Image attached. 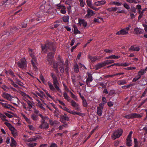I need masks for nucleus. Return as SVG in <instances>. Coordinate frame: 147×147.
Returning <instances> with one entry per match:
<instances>
[{
	"mask_svg": "<svg viewBox=\"0 0 147 147\" xmlns=\"http://www.w3.org/2000/svg\"><path fill=\"white\" fill-rule=\"evenodd\" d=\"M53 56V53H48L47 57V60L49 62V64L50 65H51L52 63H53V67L54 70L57 72V65L55 63V61L52 59Z\"/></svg>",
	"mask_w": 147,
	"mask_h": 147,
	"instance_id": "obj_1",
	"label": "nucleus"
},
{
	"mask_svg": "<svg viewBox=\"0 0 147 147\" xmlns=\"http://www.w3.org/2000/svg\"><path fill=\"white\" fill-rule=\"evenodd\" d=\"M63 61L61 60L59 62H58V63L59 65V67L60 68V71L61 73H63L64 72V69L63 67V65L65 67V70L67 72L68 71L69 68H68V60H66L65 61L66 64L63 65Z\"/></svg>",
	"mask_w": 147,
	"mask_h": 147,
	"instance_id": "obj_2",
	"label": "nucleus"
},
{
	"mask_svg": "<svg viewBox=\"0 0 147 147\" xmlns=\"http://www.w3.org/2000/svg\"><path fill=\"white\" fill-rule=\"evenodd\" d=\"M131 27V26L129 25L126 28H122L119 31H117L116 33V34L119 35H125L127 34H128V31L130 30Z\"/></svg>",
	"mask_w": 147,
	"mask_h": 147,
	"instance_id": "obj_3",
	"label": "nucleus"
},
{
	"mask_svg": "<svg viewBox=\"0 0 147 147\" xmlns=\"http://www.w3.org/2000/svg\"><path fill=\"white\" fill-rule=\"evenodd\" d=\"M17 65L19 67L22 69L26 68L27 67L26 59L25 58H22L17 63Z\"/></svg>",
	"mask_w": 147,
	"mask_h": 147,
	"instance_id": "obj_4",
	"label": "nucleus"
},
{
	"mask_svg": "<svg viewBox=\"0 0 147 147\" xmlns=\"http://www.w3.org/2000/svg\"><path fill=\"white\" fill-rule=\"evenodd\" d=\"M123 133L122 130L121 129H118L115 130L112 134L111 137L112 139L115 140L119 137Z\"/></svg>",
	"mask_w": 147,
	"mask_h": 147,
	"instance_id": "obj_5",
	"label": "nucleus"
},
{
	"mask_svg": "<svg viewBox=\"0 0 147 147\" xmlns=\"http://www.w3.org/2000/svg\"><path fill=\"white\" fill-rule=\"evenodd\" d=\"M2 96L3 97L10 101H13L16 99L18 100V99L17 97L12 96L10 94L5 92L3 93Z\"/></svg>",
	"mask_w": 147,
	"mask_h": 147,
	"instance_id": "obj_6",
	"label": "nucleus"
},
{
	"mask_svg": "<svg viewBox=\"0 0 147 147\" xmlns=\"http://www.w3.org/2000/svg\"><path fill=\"white\" fill-rule=\"evenodd\" d=\"M23 99L27 101L30 108V109L32 107V103L31 102L29 101V100L32 99V98L30 96L26 94H24L23 95Z\"/></svg>",
	"mask_w": 147,
	"mask_h": 147,
	"instance_id": "obj_7",
	"label": "nucleus"
},
{
	"mask_svg": "<svg viewBox=\"0 0 147 147\" xmlns=\"http://www.w3.org/2000/svg\"><path fill=\"white\" fill-rule=\"evenodd\" d=\"M30 56L31 57L32 59L31 60V62L35 70H36L37 69V67L36 66L34 62H36V59L34 55L32 53H30Z\"/></svg>",
	"mask_w": 147,
	"mask_h": 147,
	"instance_id": "obj_8",
	"label": "nucleus"
},
{
	"mask_svg": "<svg viewBox=\"0 0 147 147\" xmlns=\"http://www.w3.org/2000/svg\"><path fill=\"white\" fill-rule=\"evenodd\" d=\"M132 134V131H131L129 132L128 136L127 139V144L129 146H131L132 144V140H131V138Z\"/></svg>",
	"mask_w": 147,
	"mask_h": 147,
	"instance_id": "obj_9",
	"label": "nucleus"
},
{
	"mask_svg": "<svg viewBox=\"0 0 147 147\" xmlns=\"http://www.w3.org/2000/svg\"><path fill=\"white\" fill-rule=\"evenodd\" d=\"M45 120H42L41 125L39 127L42 129H47L49 127V125L48 123L45 121Z\"/></svg>",
	"mask_w": 147,
	"mask_h": 147,
	"instance_id": "obj_10",
	"label": "nucleus"
},
{
	"mask_svg": "<svg viewBox=\"0 0 147 147\" xmlns=\"http://www.w3.org/2000/svg\"><path fill=\"white\" fill-rule=\"evenodd\" d=\"M106 3V2L105 0L101 1L95 2L94 3V5L96 6H99L104 5Z\"/></svg>",
	"mask_w": 147,
	"mask_h": 147,
	"instance_id": "obj_11",
	"label": "nucleus"
},
{
	"mask_svg": "<svg viewBox=\"0 0 147 147\" xmlns=\"http://www.w3.org/2000/svg\"><path fill=\"white\" fill-rule=\"evenodd\" d=\"M35 100H36V101L38 102L37 103V105L38 106L40 107L42 110L44 111H45V109L44 107L43 106L44 105H43L42 103V102L38 98H36Z\"/></svg>",
	"mask_w": 147,
	"mask_h": 147,
	"instance_id": "obj_12",
	"label": "nucleus"
},
{
	"mask_svg": "<svg viewBox=\"0 0 147 147\" xmlns=\"http://www.w3.org/2000/svg\"><path fill=\"white\" fill-rule=\"evenodd\" d=\"M134 31L135 33L136 34H142L144 32L143 29L138 28H134Z\"/></svg>",
	"mask_w": 147,
	"mask_h": 147,
	"instance_id": "obj_13",
	"label": "nucleus"
},
{
	"mask_svg": "<svg viewBox=\"0 0 147 147\" xmlns=\"http://www.w3.org/2000/svg\"><path fill=\"white\" fill-rule=\"evenodd\" d=\"M88 74V77L86 80V83L87 84H88L90 82H91L93 80L92 77V75L89 73H87Z\"/></svg>",
	"mask_w": 147,
	"mask_h": 147,
	"instance_id": "obj_14",
	"label": "nucleus"
},
{
	"mask_svg": "<svg viewBox=\"0 0 147 147\" xmlns=\"http://www.w3.org/2000/svg\"><path fill=\"white\" fill-rule=\"evenodd\" d=\"M78 24L80 26L82 25L83 26L85 27L87 26V22L84 20L79 19Z\"/></svg>",
	"mask_w": 147,
	"mask_h": 147,
	"instance_id": "obj_15",
	"label": "nucleus"
},
{
	"mask_svg": "<svg viewBox=\"0 0 147 147\" xmlns=\"http://www.w3.org/2000/svg\"><path fill=\"white\" fill-rule=\"evenodd\" d=\"M53 83L56 89L58 91L60 92L61 90L59 87V84L57 80L53 81Z\"/></svg>",
	"mask_w": 147,
	"mask_h": 147,
	"instance_id": "obj_16",
	"label": "nucleus"
},
{
	"mask_svg": "<svg viewBox=\"0 0 147 147\" xmlns=\"http://www.w3.org/2000/svg\"><path fill=\"white\" fill-rule=\"evenodd\" d=\"M49 7V5H42L40 7V10L45 11L46 10H49L50 9Z\"/></svg>",
	"mask_w": 147,
	"mask_h": 147,
	"instance_id": "obj_17",
	"label": "nucleus"
},
{
	"mask_svg": "<svg viewBox=\"0 0 147 147\" xmlns=\"http://www.w3.org/2000/svg\"><path fill=\"white\" fill-rule=\"evenodd\" d=\"M105 63H104V62L99 63L95 65L94 68L96 69H98L101 67L105 66Z\"/></svg>",
	"mask_w": 147,
	"mask_h": 147,
	"instance_id": "obj_18",
	"label": "nucleus"
},
{
	"mask_svg": "<svg viewBox=\"0 0 147 147\" xmlns=\"http://www.w3.org/2000/svg\"><path fill=\"white\" fill-rule=\"evenodd\" d=\"M94 14V11L90 9H88L87 11V13L86 16V17L88 18L90 17Z\"/></svg>",
	"mask_w": 147,
	"mask_h": 147,
	"instance_id": "obj_19",
	"label": "nucleus"
},
{
	"mask_svg": "<svg viewBox=\"0 0 147 147\" xmlns=\"http://www.w3.org/2000/svg\"><path fill=\"white\" fill-rule=\"evenodd\" d=\"M17 146V143L16 140L13 138H11L10 146L11 147H16Z\"/></svg>",
	"mask_w": 147,
	"mask_h": 147,
	"instance_id": "obj_20",
	"label": "nucleus"
},
{
	"mask_svg": "<svg viewBox=\"0 0 147 147\" xmlns=\"http://www.w3.org/2000/svg\"><path fill=\"white\" fill-rule=\"evenodd\" d=\"M140 49L138 47L134 46H131L129 49L130 51H138Z\"/></svg>",
	"mask_w": 147,
	"mask_h": 147,
	"instance_id": "obj_21",
	"label": "nucleus"
},
{
	"mask_svg": "<svg viewBox=\"0 0 147 147\" xmlns=\"http://www.w3.org/2000/svg\"><path fill=\"white\" fill-rule=\"evenodd\" d=\"M59 8L61 9V12L63 14H65L66 13L65 7L63 5H61L59 7Z\"/></svg>",
	"mask_w": 147,
	"mask_h": 147,
	"instance_id": "obj_22",
	"label": "nucleus"
},
{
	"mask_svg": "<svg viewBox=\"0 0 147 147\" xmlns=\"http://www.w3.org/2000/svg\"><path fill=\"white\" fill-rule=\"evenodd\" d=\"M5 124L8 127L9 129L11 131H13V130L16 129L9 123L6 122L5 123Z\"/></svg>",
	"mask_w": 147,
	"mask_h": 147,
	"instance_id": "obj_23",
	"label": "nucleus"
},
{
	"mask_svg": "<svg viewBox=\"0 0 147 147\" xmlns=\"http://www.w3.org/2000/svg\"><path fill=\"white\" fill-rule=\"evenodd\" d=\"M48 85L50 89L52 91L55 92L56 91V88L54 87L53 85L50 82H48Z\"/></svg>",
	"mask_w": 147,
	"mask_h": 147,
	"instance_id": "obj_24",
	"label": "nucleus"
},
{
	"mask_svg": "<svg viewBox=\"0 0 147 147\" xmlns=\"http://www.w3.org/2000/svg\"><path fill=\"white\" fill-rule=\"evenodd\" d=\"M142 117V116L140 115V114L138 113H134L131 114V117L132 118H140Z\"/></svg>",
	"mask_w": 147,
	"mask_h": 147,
	"instance_id": "obj_25",
	"label": "nucleus"
},
{
	"mask_svg": "<svg viewBox=\"0 0 147 147\" xmlns=\"http://www.w3.org/2000/svg\"><path fill=\"white\" fill-rule=\"evenodd\" d=\"M118 9V7H115L109 8L107 9V10L109 12H115Z\"/></svg>",
	"mask_w": 147,
	"mask_h": 147,
	"instance_id": "obj_26",
	"label": "nucleus"
},
{
	"mask_svg": "<svg viewBox=\"0 0 147 147\" xmlns=\"http://www.w3.org/2000/svg\"><path fill=\"white\" fill-rule=\"evenodd\" d=\"M102 109L100 107H98L97 108V113L98 115L99 116H101L102 114Z\"/></svg>",
	"mask_w": 147,
	"mask_h": 147,
	"instance_id": "obj_27",
	"label": "nucleus"
},
{
	"mask_svg": "<svg viewBox=\"0 0 147 147\" xmlns=\"http://www.w3.org/2000/svg\"><path fill=\"white\" fill-rule=\"evenodd\" d=\"M120 57V56H119L118 55H110L106 57V59H118Z\"/></svg>",
	"mask_w": 147,
	"mask_h": 147,
	"instance_id": "obj_28",
	"label": "nucleus"
},
{
	"mask_svg": "<svg viewBox=\"0 0 147 147\" xmlns=\"http://www.w3.org/2000/svg\"><path fill=\"white\" fill-rule=\"evenodd\" d=\"M3 106L7 109H10L12 108V106L10 105L7 103H4Z\"/></svg>",
	"mask_w": 147,
	"mask_h": 147,
	"instance_id": "obj_29",
	"label": "nucleus"
},
{
	"mask_svg": "<svg viewBox=\"0 0 147 147\" xmlns=\"http://www.w3.org/2000/svg\"><path fill=\"white\" fill-rule=\"evenodd\" d=\"M73 28L74 29V32L75 34H78L80 33V32L79 31L76 25H74Z\"/></svg>",
	"mask_w": 147,
	"mask_h": 147,
	"instance_id": "obj_30",
	"label": "nucleus"
},
{
	"mask_svg": "<svg viewBox=\"0 0 147 147\" xmlns=\"http://www.w3.org/2000/svg\"><path fill=\"white\" fill-rule=\"evenodd\" d=\"M63 96L65 99L67 100L68 101H70V98L66 92H64Z\"/></svg>",
	"mask_w": 147,
	"mask_h": 147,
	"instance_id": "obj_31",
	"label": "nucleus"
},
{
	"mask_svg": "<svg viewBox=\"0 0 147 147\" xmlns=\"http://www.w3.org/2000/svg\"><path fill=\"white\" fill-rule=\"evenodd\" d=\"M88 58L92 62H94L97 60L96 57H93L90 55L88 56Z\"/></svg>",
	"mask_w": 147,
	"mask_h": 147,
	"instance_id": "obj_32",
	"label": "nucleus"
},
{
	"mask_svg": "<svg viewBox=\"0 0 147 147\" xmlns=\"http://www.w3.org/2000/svg\"><path fill=\"white\" fill-rule=\"evenodd\" d=\"M74 70L75 72L78 73L79 71V68L78 65L77 64H76L74 65Z\"/></svg>",
	"mask_w": 147,
	"mask_h": 147,
	"instance_id": "obj_33",
	"label": "nucleus"
},
{
	"mask_svg": "<svg viewBox=\"0 0 147 147\" xmlns=\"http://www.w3.org/2000/svg\"><path fill=\"white\" fill-rule=\"evenodd\" d=\"M104 63H105V65H106L110 64L113 63L114 62V61L113 60H107L105 61H104Z\"/></svg>",
	"mask_w": 147,
	"mask_h": 147,
	"instance_id": "obj_34",
	"label": "nucleus"
},
{
	"mask_svg": "<svg viewBox=\"0 0 147 147\" xmlns=\"http://www.w3.org/2000/svg\"><path fill=\"white\" fill-rule=\"evenodd\" d=\"M42 51L44 53L46 52L48 49V47L46 45H45L44 46H42Z\"/></svg>",
	"mask_w": 147,
	"mask_h": 147,
	"instance_id": "obj_35",
	"label": "nucleus"
},
{
	"mask_svg": "<svg viewBox=\"0 0 147 147\" xmlns=\"http://www.w3.org/2000/svg\"><path fill=\"white\" fill-rule=\"evenodd\" d=\"M0 86L4 91H7L9 88L8 87L4 84L1 85Z\"/></svg>",
	"mask_w": 147,
	"mask_h": 147,
	"instance_id": "obj_36",
	"label": "nucleus"
},
{
	"mask_svg": "<svg viewBox=\"0 0 147 147\" xmlns=\"http://www.w3.org/2000/svg\"><path fill=\"white\" fill-rule=\"evenodd\" d=\"M69 16H65L63 17L62 19L63 22H68L69 21Z\"/></svg>",
	"mask_w": 147,
	"mask_h": 147,
	"instance_id": "obj_37",
	"label": "nucleus"
},
{
	"mask_svg": "<svg viewBox=\"0 0 147 147\" xmlns=\"http://www.w3.org/2000/svg\"><path fill=\"white\" fill-rule=\"evenodd\" d=\"M86 2L87 5L89 7H90L92 5L91 0H87Z\"/></svg>",
	"mask_w": 147,
	"mask_h": 147,
	"instance_id": "obj_38",
	"label": "nucleus"
},
{
	"mask_svg": "<svg viewBox=\"0 0 147 147\" xmlns=\"http://www.w3.org/2000/svg\"><path fill=\"white\" fill-rule=\"evenodd\" d=\"M41 138V137L40 136H38L35 138H31L30 140V141H35L38 139H40Z\"/></svg>",
	"mask_w": 147,
	"mask_h": 147,
	"instance_id": "obj_39",
	"label": "nucleus"
},
{
	"mask_svg": "<svg viewBox=\"0 0 147 147\" xmlns=\"http://www.w3.org/2000/svg\"><path fill=\"white\" fill-rule=\"evenodd\" d=\"M99 19L101 20H103V18H95L94 20V22L99 23L100 22Z\"/></svg>",
	"mask_w": 147,
	"mask_h": 147,
	"instance_id": "obj_40",
	"label": "nucleus"
},
{
	"mask_svg": "<svg viewBox=\"0 0 147 147\" xmlns=\"http://www.w3.org/2000/svg\"><path fill=\"white\" fill-rule=\"evenodd\" d=\"M11 133L13 136L14 137H16L17 135V130L16 129L11 131Z\"/></svg>",
	"mask_w": 147,
	"mask_h": 147,
	"instance_id": "obj_41",
	"label": "nucleus"
},
{
	"mask_svg": "<svg viewBox=\"0 0 147 147\" xmlns=\"http://www.w3.org/2000/svg\"><path fill=\"white\" fill-rule=\"evenodd\" d=\"M32 118L34 120H37L38 119V117L37 116L34 114H32L31 115Z\"/></svg>",
	"mask_w": 147,
	"mask_h": 147,
	"instance_id": "obj_42",
	"label": "nucleus"
},
{
	"mask_svg": "<svg viewBox=\"0 0 147 147\" xmlns=\"http://www.w3.org/2000/svg\"><path fill=\"white\" fill-rule=\"evenodd\" d=\"M5 71V72L7 74L9 73V74L11 75L14 78L15 75L13 74V73L12 71L11 70H9L8 71V72L6 70Z\"/></svg>",
	"mask_w": 147,
	"mask_h": 147,
	"instance_id": "obj_43",
	"label": "nucleus"
},
{
	"mask_svg": "<svg viewBox=\"0 0 147 147\" xmlns=\"http://www.w3.org/2000/svg\"><path fill=\"white\" fill-rule=\"evenodd\" d=\"M141 76L138 74V75L133 79L132 81L134 82L136 81L139 79L141 78Z\"/></svg>",
	"mask_w": 147,
	"mask_h": 147,
	"instance_id": "obj_44",
	"label": "nucleus"
},
{
	"mask_svg": "<svg viewBox=\"0 0 147 147\" xmlns=\"http://www.w3.org/2000/svg\"><path fill=\"white\" fill-rule=\"evenodd\" d=\"M67 111L72 115H76V111H74L71 110L69 109H68Z\"/></svg>",
	"mask_w": 147,
	"mask_h": 147,
	"instance_id": "obj_45",
	"label": "nucleus"
},
{
	"mask_svg": "<svg viewBox=\"0 0 147 147\" xmlns=\"http://www.w3.org/2000/svg\"><path fill=\"white\" fill-rule=\"evenodd\" d=\"M67 111L72 115H76V111H74L71 110L69 109H68Z\"/></svg>",
	"mask_w": 147,
	"mask_h": 147,
	"instance_id": "obj_46",
	"label": "nucleus"
},
{
	"mask_svg": "<svg viewBox=\"0 0 147 147\" xmlns=\"http://www.w3.org/2000/svg\"><path fill=\"white\" fill-rule=\"evenodd\" d=\"M70 103L72 106L74 107L78 104L75 101L73 100H72L71 101Z\"/></svg>",
	"mask_w": 147,
	"mask_h": 147,
	"instance_id": "obj_47",
	"label": "nucleus"
},
{
	"mask_svg": "<svg viewBox=\"0 0 147 147\" xmlns=\"http://www.w3.org/2000/svg\"><path fill=\"white\" fill-rule=\"evenodd\" d=\"M9 80L11 84L14 87L17 88H18V85L16 84L15 83H14L12 80L10 79H9Z\"/></svg>",
	"mask_w": 147,
	"mask_h": 147,
	"instance_id": "obj_48",
	"label": "nucleus"
},
{
	"mask_svg": "<svg viewBox=\"0 0 147 147\" xmlns=\"http://www.w3.org/2000/svg\"><path fill=\"white\" fill-rule=\"evenodd\" d=\"M51 76L53 78V81L57 80L56 76L54 75L53 73H51Z\"/></svg>",
	"mask_w": 147,
	"mask_h": 147,
	"instance_id": "obj_49",
	"label": "nucleus"
},
{
	"mask_svg": "<svg viewBox=\"0 0 147 147\" xmlns=\"http://www.w3.org/2000/svg\"><path fill=\"white\" fill-rule=\"evenodd\" d=\"M144 69H142L138 72V74L141 76L144 74Z\"/></svg>",
	"mask_w": 147,
	"mask_h": 147,
	"instance_id": "obj_50",
	"label": "nucleus"
},
{
	"mask_svg": "<svg viewBox=\"0 0 147 147\" xmlns=\"http://www.w3.org/2000/svg\"><path fill=\"white\" fill-rule=\"evenodd\" d=\"M36 143H29L27 145L29 147H33L36 146Z\"/></svg>",
	"mask_w": 147,
	"mask_h": 147,
	"instance_id": "obj_51",
	"label": "nucleus"
},
{
	"mask_svg": "<svg viewBox=\"0 0 147 147\" xmlns=\"http://www.w3.org/2000/svg\"><path fill=\"white\" fill-rule=\"evenodd\" d=\"M38 96L40 97H42V95L41 94L39 93H36V94L35 95V96H34V98L35 99L36 98H37V97Z\"/></svg>",
	"mask_w": 147,
	"mask_h": 147,
	"instance_id": "obj_52",
	"label": "nucleus"
},
{
	"mask_svg": "<svg viewBox=\"0 0 147 147\" xmlns=\"http://www.w3.org/2000/svg\"><path fill=\"white\" fill-rule=\"evenodd\" d=\"M28 127L31 130L34 131L35 130V128L32 125H28Z\"/></svg>",
	"mask_w": 147,
	"mask_h": 147,
	"instance_id": "obj_53",
	"label": "nucleus"
},
{
	"mask_svg": "<svg viewBox=\"0 0 147 147\" xmlns=\"http://www.w3.org/2000/svg\"><path fill=\"white\" fill-rule=\"evenodd\" d=\"M123 6L127 9H130V7L129 5L126 3L123 4Z\"/></svg>",
	"mask_w": 147,
	"mask_h": 147,
	"instance_id": "obj_54",
	"label": "nucleus"
},
{
	"mask_svg": "<svg viewBox=\"0 0 147 147\" xmlns=\"http://www.w3.org/2000/svg\"><path fill=\"white\" fill-rule=\"evenodd\" d=\"M83 101V106L85 107H87V106L88 105L87 103L86 102V100L85 99H84L82 100Z\"/></svg>",
	"mask_w": 147,
	"mask_h": 147,
	"instance_id": "obj_55",
	"label": "nucleus"
},
{
	"mask_svg": "<svg viewBox=\"0 0 147 147\" xmlns=\"http://www.w3.org/2000/svg\"><path fill=\"white\" fill-rule=\"evenodd\" d=\"M79 1L81 6L82 7H84V5L85 4V3L83 1V0H79Z\"/></svg>",
	"mask_w": 147,
	"mask_h": 147,
	"instance_id": "obj_56",
	"label": "nucleus"
},
{
	"mask_svg": "<svg viewBox=\"0 0 147 147\" xmlns=\"http://www.w3.org/2000/svg\"><path fill=\"white\" fill-rule=\"evenodd\" d=\"M131 63H128L127 62H125L124 63H122V66H128L130 64H131Z\"/></svg>",
	"mask_w": 147,
	"mask_h": 147,
	"instance_id": "obj_57",
	"label": "nucleus"
},
{
	"mask_svg": "<svg viewBox=\"0 0 147 147\" xmlns=\"http://www.w3.org/2000/svg\"><path fill=\"white\" fill-rule=\"evenodd\" d=\"M136 69V67H128L127 68H125V69L127 70H133L135 69Z\"/></svg>",
	"mask_w": 147,
	"mask_h": 147,
	"instance_id": "obj_58",
	"label": "nucleus"
},
{
	"mask_svg": "<svg viewBox=\"0 0 147 147\" xmlns=\"http://www.w3.org/2000/svg\"><path fill=\"white\" fill-rule=\"evenodd\" d=\"M75 109L78 111H80L81 109L80 107L78 104L76 106L74 107Z\"/></svg>",
	"mask_w": 147,
	"mask_h": 147,
	"instance_id": "obj_59",
	"label": "nucleus"
},
{
	"mask_svg": "<svg viewBox=\"0 0 147 147\" xmlns=\"http://www.w3.org/2000/svg\"><path fill=\"white\" fill-rule=\"evenodd\" d=\"M73 1V0H66L65 3L67 4L70 5Z\"/></svg>",
	"mask_w": 147,
	"mask_h": 147,
	"instance_id": "obj_60",
	"label": "nucleus"
},
{
	"mask_svg": "<svg viewBox=\"0 0 147 147\" xmlns=\"http://www.w3.org/2000/svg\"><path fill=\"white\" fill-rule=\"evenodd\" d=\"M39 115L42 119V120H46L47 119H49L47 117H43L41 114H39L38 115Z\"/></svg>",
	"mask_w": 147,
	"mask_h": 147,
	"instance_id": "obj_61",
	"label": "nucleus"
},
{
	"mask_svg": "<svg viewBox=\"0 0 147 147\" xmlns=\"http://www.w3.org/2000/svg\"><path fill=\"white\" fill-rule=\"evenodd\" d=\"M119 82L120 83L119 84L120 85H123L126 84L127 83V82L126 81L124 80L120 81Z\"/></svg>",
	"mask_w": 147,
	"mask_h": 147,
	"instance_id": "obj_62",
	"label": "nucleus"
},
{
	"mask_svg": "<svg viewBox=\"0 0 147 147\" xmlns=\"http://www.w3.org/2000/svg\"><path fill=\"white\" fill-rule=\"evenodd\" d=\"M60 21H56L55 23L57 24H55L54 25L55 28H56L57 27L60 25Z\"/></svg>",
	"mask_w": 147,
	"mask_h": 147,
	"instance_id": "obj_63",
	"label": "nucleus"
},
{
	"mask_svg": "<svg viewBox=\"0 0 147 147\" xmlns=\"http://www.w3.org/2000/svg\"><path fill=\"white\" fill-rule=\"evenodd\" d=\"M134 142L135 144L134 147H138V142L137 139L136 138L134 139Z\"/></svg>",
	"mask_w": 147,
	"mask_h": 147,
	"instance_id": "obj_64",
	"label": "nucleus"
}]
</instances>
